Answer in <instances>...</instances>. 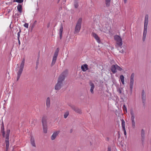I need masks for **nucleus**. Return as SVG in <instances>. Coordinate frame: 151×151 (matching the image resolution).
Returning <instances> with one entry per match:
<instances>
[{
	"mask_svg": "<svg viewBox=\"0 0 151 151\" xmlns=\"http://www.w3.org/2000/svg\"><path fill=\"white\" fill-rule=\"evenodd\" d=\"M107 139H109L108 138H107Z\"/></svg>",
	"mask_w": 151,
	"mask_h": 151,
	"instance_id": "3c124183",
	"label": "nucleus"
},
{
	"mask_svg": "<svg viewBox=\"0 0 151 151\" xmlns=\"http://www.w3.org/2000/svg\"><path fill=\"white\" fill-rule=\"evenodd\" d=\"M20 33H17V39H19V38H20Z\"/></svg>",
	"mask_w": 151,
	"mask_h": 151,
	"instance_id": "f704fd0d",
	"label": "nucleus"
},
{
	"mask_svg": "<svg viewBox=\"0 0 151 151\" xmlns=\"http://www.w3.org/2000/svg\"><path fill=\"white\" fill-rule=\"evenodd\" d=\"M87 65L85 64L82 65L81 66V69L83 71H86L88 69Z\"/></svg>",
	"mask_w": 151,
	"mask_h": 151,
	"instance_id": "ddd939ff",
	"label": "nucleus"
},
{
	"mask_svg": "<svg viewBox=\"0 0 151 151\" xmlns=\"http://www.w3.org/2000/svg\"><path fill=\"white\" fill-rule=\"evenodd\" d=\"M57 57L53 56V59H52V63H51V66H53L55 64V63L56 62V59H57Z\"/></svg>",
	"mask_w": 151,
	"mask_h": 151,
	"instance_id": "6ab92c4d",
	"label": "nucleus"
},
{
	"mask_svg": "<svg viewBox=\"0 0 151 151\" xmlns=\"http://www.w3.org/2000/svg\"><path fill=\"white\" fill-rule=\"evenodd\" d=\"M74 6L76 8H77L78 7V5L77 3H75Z\"/></svg>",
	"mask_w": 151,
	"mask_h": 151,
	"instance_id": "7c9ffc66",
	"label": "nucleus"
},
{
	"mask_svg": "<svg viewBox=\"0 0 151 151\" xmlns=\"http://www.w3.org/2000/svg\"><path fill=\"white\" fill-rule=\"evenodd\" d=\"M114 39L116 41V43L117 45L120 47L122 45V39L119 36L117 35H115L114 36Z\"/></svg>",
	"mask_w": 151,
	"mask_h": 151,
	"instance_id": "39448f33",
	"label": "nucleus"
},
{
	"mask_svg": "<svg viewBox=\"0 0 151 151\" xmlns=\"http://www.w3.org/2000/svg\"><path fill=\"white\" fill-rule=\"evenodd\" d=\"M122 70V69L116 64L113 65L111 67V70L114 73L116 72V70L121 71Z\"/></svg>",
	"mask_w": 151,
	"mask_h": 151,
	"instance_id": "423d86ee",
	"label": "nucleus"
},
{
	"mask_svg": "<svg viewBox=\"0 0 151 151\" xmlns=\"http://www.w3.org/2000/svg\"><path fill=\"white\" fill-rule=\"evenodd\" d=\"M118 93L120 94L122 93V91L120 88H119L118 89Z\"/></svg>",
	"mask_w": 151,
	"mask_h": 151,
	"instance_id": "72a5a7b5",
	"label": "nucleus"
},
{
	"mask_svg": "<svg viewBox=\"0 0 151 151\" xmlns=\"http://www.w3.org/2000/svg\"><path fill=\"white\" fill-rule=\"evenodd\" d=\"M107 139H109L108 138H107Z\"/></svg>",
	"mask_w": 151,
	"mask_h": 151,
	"instance_id": "8fccbe9b",
	"label": "nucleus"
},
{
	"mask_svg": "<svg viewBox=\"0 0 151 151\" xmlns=\"http://www.w3.org/2000/svg\"><path fill=\"white\" fill-rule=\"evenodd\" d=\"M10 132V130L9 129H7L6 131V138L9 139V134Z\"/></svg>",
	"mask_w": 151,
	"mask_h": 151,
	"instance_id": "5701e85b",
	"label": "nucleus"
},
{
	"mask_svg": "<svg viewBox=\"0 0 151 151\" xmlns=\"http://www.w3.org/2000/svg\"><path fill=\"white\" fill-rule=\"evenodd\" d=\"M66 74L67 72L65 71L60 76L58 82L55 86V89L56 90H58L60 89L62 84V81L64 80Z\"/></svg>",
	"mask_w": 151,
	"mask_h": 151,
	"instance_id": "f257e3e1",
	"label": "nucleus"
},
{
	"mask_svg": "<svg viewBox=\"0 0 151 151\" xmlns=\"http://www.w3.org/2000/svg\"><path fill=\"white\" fill-rule=\"evenodd\" d=\"M39 63V60H37V62H36V65H38Z\"/></svg>",
	"mask_w": 151,
	"mask_h": 151,
	"instance_id": "ea45409f",
	"label": "nucleus"
},
{
	"mask_svg": "<svg viewBox=\"0 0 151 151\" xmlns=\"http://www.w3.org/2000/svg\"><path fill=\"white\" fill-rule=\"evenodd\" d=\"M82 22V19L80 18L78 19L75 27L74 34H77L79 32L81 27Z\"/></svg>",
	"mask_w": 151,
	"mask_h": 151,
	"instance_id": "20e7f679",
	"label": "nucleus"
},
{
	"mask_svg": "<svg viewBox=\"0 0 151 151\" xmlns=\"http://www.w3.org/2000/svg\"><path fill=\"white\" fill-rule=\"evenodd\" d=\"M133 82H132L133 83Z\"/></svg>",
	"mask_w": 151,
	"mask_h": 151,
	"instance_id": "a18cd8bd",
	"label": "nucleus"
},
{
	"mask_svg": "<svg viewBox=\"0 0 151 151\" xmlns=\"http://www.w3.org/2000/svg\"><path fill=\"white\" fill-rule=\"evenodd\" d=\"M132 74L131 76L130 77V83H131L132 82Z\"/></svg>",
	"mask_w": 151,
	"mask_h": 151,
	"instance_id": "e433bc0d",
	"label": "nucleus"
},
{
	"mask_svg": "<svg viewBox=\"0 0 151 151\" xmlns=\"http://www.w3.org/2000/svg\"><path fill=\"white\" fill-rule=\"evenodd\" d=\"M131 115H132V112H131Z\"/></svg>",
	"mask_w": 151,
	"mask_h": 151,
	"instance_id": "c03bdc74",
	"label": "nucleus"
},
{
	"mask_svg": "<svg viewBox=\"0 0 151 151\" xmlns=\"http://www.w3.org/2000/svg\"><path fill=\"white\" fill-rule=\"evenodd\" d=\"M130 87H131V88H132V86H131V85Z\"/></svg>",
	"mask_w": 151,
	"mask_h": 151,
	"instance_id": "de8ad7c7",
	"label": "nucleus"
},
{
	"mask_svg": "<svg viewBox=\"0 0 151 151\" xmlns=\"http://www.w3.org/2000/svg\"><path fill=\"white\" fill-rule=\"evenodd\" d=\"M107 151H111V148L110 147H108Z\"/></svg>",
	"mask_w": 151,
	"mask_h": 151,
	"instance_id": "c9c22d12",
	"label": "nucleus"
},
{
	"mask_svg": "<svg viewBox=\"0 0 151 151\" xmlns=\"http://www.w3.org/2000/svg\"><path fill=\"white\" fill-rule=\"evenodd\" d=\"M131 119H132V116H131Z\"/></svg>",
	"mask_w": 151,
	"mask_h": 151,
	"instance_id": "09e8293b",
	"label": "nucleus"
},
{
	"mask_svg": "<svg viewBox=\"0 0 151 151\" xmlns=\"http://www.w3.org/2000/svg\"><path fill=\"white\" fill-rule=\"evenodd\" d=\"M122 109L124 111H126V112H127V108L126 107L125 105H124L122 107Z\"/></svg>",
	"mask_w": 151,
	"mask_h": 151,
	"instance_id": "c85d7f7f",
	"label": "nucleus"
},
{
	"mask_svg": "<svg viewBox=\"0 0 151 151\" xmlns=\"http://www.w3.org/2000/svg\"><path fill=\"white\" fill-rule=\"evenodd\" d=\"M120 52L122 53L124 52V51H123V50H122V51H120Z\"/></svg>",
	"mask_w": 151,
	"mask_h": 151,
	"instance_id": "79ce46f5",
	"label": "nucleus"
},
{
	"mask_svg": "<svg viewBox=\"0 0 151 151\" xmlns=\"http://www.w3.org/2000/svg\"><path fill=\"white\" fill-rule=\"evenodd\" d=\"M9 139L7 138L5 139L6 151H7L9 149Z\"/></svg>",
	"mask_w": 151,
	"mask_h": 151,
	"instance_id": "f8f14e48",
	"label": "nucleus"
},
{
	"mask_svg": "<svg viewBox=\"0 0 151 151\" xmlns=\"http://www.w3.org/2000/svg\"><path fill=\"white\" fill-rule=\"evenodd\" d=\"M90 86H91L90 91L92 94H93L94 93L93 89L95 88V85L93 83H91Z\"/></svg>",
	"mask_w": 151,
	"mask_h": 151,
	"instance_id": "dca6fc26",
	"label": "nucleus"
},
{
	"mask_svg": "<svg viewBox=\"0 0 151 151\" xmlns=\"http://www.w3.org/2000/svg\"><path fill=\"white\" fill-rule=\"evenodd\" d=\"M28 24L26 23L24 24V27L27 28H28Z\"/></svg>",
	"mask_w": 151,
	"mask_h": 151,
	"instance_id": "c756f323",
	"label": "nucleus"
},
{
	"mask_svg": "<svg viewBox=\"0 0 151 151\" xmlns=\"http://www.w3.org/2000/svg\"><path fill=\"white\" fill-rule=\"evenodd\" d=\"M72 109L77 113L79 114H81L82 113L81 110L76 107H73Z\"/></svg>",
	"mask_w": 151,
	"mask_h": 151,
	"instance_id": "4468645a",
	"label": "nucleus"
},
{
	"mask_svg": "<svg viewBox=\"0 0 151 151\" xmlns=\"http://www.w3.org/2000/svg\"><path fill=\"white\" fill-rule=\"evenodd\" d=\"M25 63V59L23 58L22 61V62L19 66V69L17 73V81H18L20 78L21 75L22 73L24 68V64Z\"/></svg>",
	"mask_w": 151,
	"mask_h": 151,
	"instance_id": "7ed1b4c3",
	"label": "nucleus"
},
{
	"mask_svg": "<svg viewBox=\"0 0 151 151\" xmlns=\"http://www.w3.org/2000/svg\"><path fill=\"white\" fill-rule=\"evenodd\" d=\"M60 131H56L54 132L51 137V139L52 140H54L55 139L57 136L60 133Z\"/></svg>",
	"mask_w": 151,
	"mask_h": 151,
	"instance_id": "9d476101",
	"label": "nucleus"
},
{
	"mask_svg": "<svg viewBox=\"0 0 151 151\" xmlns=\"http://www.w3.org/2000/svg\"><path fill=\"white\" fill-rule=\"evenodd\" d=\"M23 2V0H14L13 2H17L19 3H21Z\"/></svg>",
	"mask_w": 151,
	"mask_h": 151,
	"instance_id": "bb28decb",
	"label": "nucleus"
},
{
	"mask_svg": "<svg viewBox=\"0 0 151 151\" xmlns=\"http://www.w3.org/2000/svg\"><path fill=\"white\" fill-rule=\"evenodd\" d=\"M127 0H124V2L125 3H126L127 2Z\"/></svg>",
	"mask_w": 151,
	"mask_h": 151,
	"instance_id": "a19ab883",
	"label": "nucleus"
},
{
	"mask_svg": "<svg viewBox=\"0 0 151 151\" xmlns=\"http://www.w3.org/2000/svg\"><path fill=\"white\" fill-rule=\"evenodd\" d=\"M123 131H124V134L125 135H126V134H127V133H126V130H125V128H124V129H123Z\"/></svg>",
	"mask_w": 151,
	"mask_h": 151,
	"instance_id": "2f4dec72",
	"label": "nucleus"
},
{
	"mask_svg": "<svg viewBox=\"0 0 151 151\" xmlns=\"http://www.w3.org/2000/svg\"><path fill=\"white\" fill-rule=\"evenodd\" d=\"M21 30H19V31L18 32V33H21Z\"/></svg>",
	"mask_w": 151,
	"mask_h": 151,
	"instance_id": "37998d69",
	"label": "nucleus"
},
{
	"mask_svg": "<svg viewBox=\"0 0 151 151\" xmlns=\"http://www.w3.org/2000/svg\"><path fill=\"white\" fill-rule=\"evenodd\" d=\"M63 31V25L62 24L61 25L60 27L59 30V34H60V39H61L62 37V34Z\"/></svg>",
	"mask_w": 151,
	"mask_h": 151,
	"instance_id": "f3484780",
	"label": "nucleus"
},
{
	"mask_svg": "<svg viewBox=\"0 0 151 151\" xmlns=\"http://www.w3.org/2000/svg\"><path fill=\"white\" fill-rule=\"evenodd\" d=\"M69 114V112L68 111H67L66 112H65L64 114V118L65 119L67 118V116H68Z\"/></svg>",
	"mask_w": 151,
	"mask_h": 151,
	"instance_id": "cd10ccee",
	"label": "nucleus"
},
{
	"mask_svg": "<svg viewBox=\"0 0 151 151\" xmlns=\"http://www.w3.org/2000/svg\"><path fill=\"white\" fill-rule=\"evenodd\" d=\"M59 51V49L58 48L55 52L54 55L53 56L57 57L58 54V53Z\"/></svg>",
	"mask_w": 151,
	"mask_h": 151,
	"instance_id": "a878e982",
	"label": "nucleus"
},
{
	"mask_svg": "<svg viewBox=\"0 0 151 151\" xmlns=\"http://www.w3.org/2000/svg\"><path fill=\"white\" fill-rule=\"evenodd\" d=\"M17 9L18 12L20 13L22 12V6L21 4H19L17 6Z\"/></svg>",
	"mask_w": 151,
	"mask_h": 151,
	"instance_id": "a211bd4d",
	"label": "nucleus"
},
{
	"mask_svg": "<svg viewBox=\"0 0 151 151\" xmlns=\"http://www.w3.org/2000/svg\"><path fill=\"white\" fill-rule=\"evenodd\" d=\"M47 116H44L42 117V126L47 125Z\"/></svg>",
	"mask_w": 151,
	"mask_h": 151,
	"instance_id": "9b49d317",
	"label": "nucleus"
},
{
	"mask_svg": "<svg viewBox=\"0 0 151 151\" xmlns=\"http://www.w3.org/2000/svg\"><path fill=\"white\" fill-rule=\"evenodd\" d=\"M91 35L95 39L97 42L99 43H100L101 40L100 37H99L98 35L94 32H92L91 34Z\"/></svg>",
	"mask_w": 151,
	"mask_h": 151,
	"instance_id": "1a4fd4ad",
	"label": "nucleus"
},
{
	"mask_svg": "<svg viewBox=\"0 0 151 151\" xmlns=\"http://www.w3.org/2000/svg\"><path fill=\"white\" fill-rule=\"evenodd\" d=\"M141 96L142 103L143 104V106H145V105L146 96L144 90H142V91Z\"/></svg>",
	"mask_w": 151,
	"mask_h": 151,
	"instance_id": "6e6552de",
	"label": "nucleus"
},
{
	"mask_svg": "<svg viewBox=\"0 0 151 151\" xmlns=\"http://www.w3.org/2000/svg\"><path fill=\"white\" fill-rule=\"evenodd\" d=\"M132 122H133V128H134V127H135V122L133 120Z\"/></svg>",
	"mask_w": 151,
	"mask_h": 151,
	"instance_id": "473e14b6",
	"label": "nucleus"
},
{
	"mask_svg": "<svg viewBox=\"0 0 151 151\" xmlns=\"http://www.w3.org/2000/svg\"><path fill=\"white\" fill-rule=\"evenodd\" d=\"M18 44L19 45H20V42L19 40V39H18Z\"/></svg>",
	"mask_w": 151,
	"mask_h": 151,
	"instance_id": "4c0bfd02",
	"label": "nucleus"
},
{
	"mask_svg": "<svg viewBox=\"0 0 151 151\" xmlns=\"http://www.w3.org/2000/svg\"><path fill=\"white\" fill-rule=\"evenodd\" d=\"M132 117H133V119H134V116H132Z\"/></svg>",
	"mask_w": 151,
	"mask_h": 151,
	"instance_id": "49530a36",
	"label": "nucleus"
},
{
	"mask_svg": "<svg viewBox=\"0 0 151 151\" xmlns=\"http://www.w3.org/2000/svg\"><path fill=\"white\" fill-rule=\"evenodd\" d=\"M42 127L43 132L45 133H46L47 131V125H43Z\"/></svg>",
	"mask_w": 151,
	"mask_h": 151,
	"instance_id": "412c9836",
	"label": "nucleus"
},
{
	"mask_svg": "<svg viewBox=\"0 0 151 151\" xmlns=\"http://www.w3.org/2000/svg\"><path fill=\"white\" fill-rule=\"evenodd\" d=\"M120 78L122 83L124 85V76L123 75H121L120 76Z\"/></svg>",
	"mask_w": 151,
	"mask_h": 151,
	"instance_id": "4be33fe9",
	"label": "nucleus"
},
{
	"mask_svg": "<svg viewBox=\"0 0 151 151\" xmlns=\"http://www.w3.org/2000/svg\"><path fill=\"white\" fill-rule=\"evenodd\" d=\"M141 140L142 145L144 146L145 140V132L143 129H142L141 132Z\"/></svg>",
	"mask_w": 151,
	"mask_h": 151,
	"instance_id": "0eeeda50",
	"label": "nucleus"
},
{
	"mask_svg": "<svg viewBox=\"0 0 151 151\" xmlns=\"http://www.w3.org/2000/svg\"><path fill=\"white\" fill-rule=\"evenodd\" d=\"M30 142L31 144L34 147H35L36 145L35 143L34 139L33 138H32V137H31Z\"/></svg>",
	"mask_w": 151,
	"mask_h": 151,
	"instance_id": "aec40b11",
	"label": "nucleus"
},
{
	"mask_svg": "<svg viewBox=\"0 0 151 151\" xmlns=\"http://www.w3.org/2000/svg\"><path fill=\"white\" fill-rule=\"evenodd\" d=\"M148 16L147 14H146L145 15V18L144 31L142 37V40L143 41H144L145 40L147 33V30L148 24Z\"/></svg>",
	"mask_w": 151,
	"mask_h": 151,
	"instance_id": "f03ea898",
	"label": "nucleus"
},
{
	"mask_svg": "<svg viewBox=\"0 0 151 151\" xmlns=\"http://www.w3.org/2000/svg\"><path fill=\"white\" fill-rule=\"evenodd\" d=\"M111 1V0H106L105 3L106 6H109L110 5Z\"/></svg>",
	"mask_w": 151,
	"mask_h": 151,
	"instance_id": "b1692460",
	"label": "nucleus"
},
{
	"mask_svg": "<svg viewBox=\"0 0 151 151\" xmlns=\"http://www.w3.org/2000/svg\"><path fill=\"white\" fill-rule=\"evenodd\" d=\"M5 135V132L3 131V137H4Z\"/></svg>",
	"mask_w": 151,
	"mask_h": 151,
	"instance_id": "58836bf2",
	"label": "nucleus"
},
{
	"mask_svg": "<svg viewBox=\"0 0 151 151\" xmlns=\"http://www.w3.org/2000/svg\"><path fill=\"white\" fill-rule=\"evenodd\" d=\"M50 101L49 97H47L46 101V105L47 108H49L50 106Z\"/></svg>",
	"mask_w": 151,
	"mask_h": 151,
	"instance_id": "2eb2a0df",
	"label": "nucleus"
},
{
	"mask_svg": "<svg viewBox=\"0 0 151 151\" xmlns=\"http://www.w3.org/2000/svg\"><path fill=\"white\" fill-rule=\"evenodd\" d=\"M122 121V129L125 128V122L123 119L121 120Z\"/></svg>",
	"mask_w": 151,
	"mask_h": 151,
	"instance_id": "393cba45",
	"label": "nucleus"
}]
</instances>
